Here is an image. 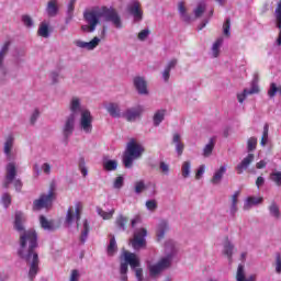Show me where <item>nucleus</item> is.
Instances as JSON below:
<instances>
[{"label":"nucleus","mask_w":281,"mask_h":281,"mask_svg":"<svg viewBox=\"0 0 281 281\" xmlns=\"http://www.w3.org/2000/svg\"><path fill=\"white\" fill-rule=\"evenodd\" d=\"M83 19L87 24L81 25L82 32L91 34L98 25H100L101 19L110 21L116 30H122L124 24L122 23V18L113 8L109 7H95L83 13Z\"/></svg>","instance_id":"1"},{"label":"nucleus","mask_w":281,"mask_h":281,"mask_svg":"<svg viewBox=\"0 0 281 281\" xmlns=\"http://www.w3.org/2000/svg\"><path fill=\"white\" fill-rule=\"evenodd\" d=\"M25 223H27V215L21 211L14 213L13 228L20 234V247L18 255L23 258H27L32 252V249L38 247V237L36 231H25Z\"/></svg>","instance_id":"2"},{"label":"nucleus","mask_w":281,"mask_h":281,"mask_svg":"<svg viewBox=\"0 0 281 281\" xmlns=\"http://www.w3.org/2000/svg\"><path fill=\"white\" fill-rule=\"evenodd\" d=\"M70 114L78 119L79 116V131L85 135L93 133V114L89 109H82V99L80 97H72L68 103Z\"/></svg>","instance_id":"3"},{"label":"nucleus","mask_w":281,"mask_h":281,"mask_svg":"<svg viewBox=\"0 0 281 281\" xmlns=\"http://www.w3.org/2000/svg\"><path fill=\"white\" fill-rule=\"evenodd\" d=\"M142 155H144V146L135 139L130 140L123 155L125 168H133V161L140 159Z\"/></svg>","instance_id":"4"},{"label":"nucleus","mask_w":281,"mask_h":281,"mask_svg":"<svg viewBox=\"0 0 281 281\" xmlns=\"http://www.w3.org/2000/svg\"><path fill=\"white\" fill-rule=\"evenodd\" d=\"M121 260H124V262L130 265L137 281H146V277H144V268L142 267V261L137 255L125 250L123 251Z\"/></svg>","instance_id":"5"},{"label":"nucleus","mask_w":281,"mask_h":281,"mask_svg":"<svg viewBox=\"0 0 281 281\" xmlns=\"http://www.w3.org/2000/svg\"><path fill=\"white\" fill-rule=\"evenodd\" d=\"M170 259H162L159 260L149 259L146 262L148 276L150 280H157L158 278H161V273L166 271L170 267Z\"/></svg>","instance_id":"6"},{"label":"nucleus","mask_w":281,"mask_h":281,"mask_svg":"<svg viewBox=\"0 0 281 281\" xmlns=\"http://www.w3.org/2000/svg\"><path fill=\"white\" fill-rule=\"evenodd\" d=\"M54 201H56V183L53 182L46 193H42L40 198L33 201V211L38 212L44 207H49Z\"/></svg>","instance_id":"7"},{"label":"nucleus","mask_w":281,"mask_h":281,"mask_svg":"<svg viewBox=\"0 0 281 281\" xmlns=\"http://www.w3.org/2000/svg\"><path fill=\"white\" fill-rule=\"evenodd\" d=\"M10 54V42H4L0 47V81L8 82V79L11 77L10 68L5 65V58Z\"/></svg>","instance_id":"8"},{"label":"nucleus","mask_w":281,"mask_h":281,"mask_svg":"<svg viewBox=\"0 0 281 281\" xmlns=\"http://www.w3.org/2000/svg\"><path fill=\"white\" fill-rule=\"evenodd\" d=\"M77 117L75 115H67L61 125V135L65 139H69L71 135H74V131H76V122Z\"/></svg>","instance_id":"9"},{"label":"nucleus","mask_w":281,"mask_h":281,"mask_svg":"<svg viewBox=\"0 0 281 281\" xmlns=\"http://www.w3.org/2000/svg\"><path fill=\"white\" fill-rule=\"evenodd\" d=\"M82 212V204L77 203L74 206H70L66 214L65 223L68 225H74V223H78L80 221V213Z\"/></svg>","instance_id":"10"},{"label":"nucleus","mask_w":281,"mask_h":281,"mask_svg":"<svg viewBox=\"0 0 281 281\" xmlns=\"http://www.w3.org/2000/svg\"><path fill=\"white\" fill-rule=\"evenodd\" d=\"M35 248L31 249V252L27 257L20 256L23 260H26V262H31L29 276L31 280H34L36 278V273H38V254L34 251Z\"/></svg>","instance_id":"11"},{"label":"nucleus","mask_w":281,"mask_h":281,"mask_svg":"<svg viewBox=\"0 0 281 281\" xmlns=\"http://www.w3.org/2000/svg\"><path fill=\"white\" fill-rule=\"evenodd\" d=\"M2 150L8 161L15 159L16 154L14 153V136L12 134H9L4 138Z\"/></svg>","instance_id":"12"},{"label":"nucleus","mask_w":281,"mask_h":281,"mask_svg":"<svg viewBox=\"0 0 281 281\" xmlns=\"http://www.w3.org/2000/svg\"><path fill=\"white\" fill-rule=\"evenodd\" d=\"M148 235V232L146 228H139L134 233V238L131 239V245L134 249H144L146 247V236Z\"/></svg>","instance_id":"13"},{"label":"nucleus","mask_w":281,"mask_h":281,"mask_svg":"<svg viewBox=\"0 0 281 281\" xmlns=\"http://www.w3.org/2000/svg\"><path fill=\"white\" fill-rule=\"evenodd\" d=\"M144 111H146V108H144V105H136L134 108L127 109L123 113V117L127 122H137V120H139V117H142V115H144Z\"/></svg>","instance_id":"14"},{"label":"nucleus","mask_w":281,"mask_h":281,"mask_svg":"<svg viewBox=\"0 0 281 281\" xmlns=\"http://www.w3.org/2000/svg\"><path fill=\"white\" fill-rule=\"evenodd\" d=\"M102 43V40L98 36H94L90 42H85L82 40H76L74 45H76L79 49H86L87 52H93L97 49Z\"/></svg>","instance_id":"15"},{"label":"nucleus","mask_w":281,"mask_h":281,"mask_svg":"<svg viewBox=\"0 0 281 281\" xmlns=\"http://www.w3.org/2000/svg\"><path fill=\"white\" fill-rule=\"evenodd\" d=\"M127 12H130V14H132V16L136 23H139V21H142V19H144V11L142 10V3H139L138 1H132L127 5Z\"/></svg>","instance_id":"16"},{"label":"nucleus","mask_w":281,"mask_h":281,"mask_svg":"<svg viewBox=\"0 0 281 281\" xmlns=\"http://www.w3.org/2000/svg\"><path fill=\"white\" fill-rule=\"evenodd\" d=\"M133 85L139 95H149L150 92L148 91V81H146L145 77H134Z\"/></svg>","instance_id":"17"},{"label":"nucleus","mask_w":281,"mask_h":281,"mask_svg":"<svg viewBox=\"0 0 281 281\" xmlns=\"http://www.w3.org/2000/svg\"><path fill=\"white\" fill-rule=\"evenodd\" d=\"M175 254H177V245L172 239L166 240L164 246V256L161 258L169 260V265H172V258H175Z\"/></svg>","instance_id":"18"},{"label":"nucleus","mask_w":281,"mask_h":281,"mask_svg":"<svg viewBox=\"0 0 281 281\" xmlns=\"http://www.w3.org/2000/svg\"><path fill=\"white\" fill-rule=\"evenodd\" d=\"M7 175L3 182V188H9L10 183L14 181V178L16 177V162L11 161L7 165Z\"/></svg>","instance_id":"19"},{"label":"nucleus","mask_w":281,"mask_h":281,"mask_svg":"<svg viewBox=\"0 0 281 281\" xmlns=\"http://www.w3.org/2000/svg\"><path fill=\"white\" fill-rule=\"evenodd\" d=\"M225 172H227V166L222 165L213 172L211 178V183L213 186H221V181H223V177H225Z\"/></svg>","instance_id":"20"},{"label":"nucleus","mask_w":281,"mask_h":281,"mask_svg":"<svg viewBox=\"0 0 281 281\" xmlns=\"http://www.w3.org/2000/svg\"><path fill=\"white\" fill-rule=\"evenodd\" d=\"M256 158V156H254V154H248L235 168L237 175H243V172H245V170H247V168H249V166H251L254 159Z\"/></svg>","instance_id":"21"},{"label":"nucleus","mask_w":281,"mask_h":281,"mask_svg":"<svg viewBox=\"0 0 281 281\" xmlns=\"http://www.w3.org/2000/svg\"><path fill=\"white\" fill-rule=\"evenodd\" d=\"M105 111L111 115V117H122V109H120V103L108 102L104 104Z\"/></svg>","instance_id":"22"},{"label":"nucleus","mask_w":281,"mask_h":281,"mask_svg":"<svg viewBox=\"0 0 281 281\" xmlns=\"http://www.w3.org/2000/svg\"><path fill=\"white\" fill-rule=\"evenodd\" d=\"M274 19H276V25L279 30V35L276 40L277 47H281V2L277 4V8L274 10Z\"/></svg>","instance_id":"23"},{"label":"nucleus","mask_w":281,"mask_h":281,"mask_svg":"<svg viewBox=\"0 0 281 281\" xmlns=\"http://www.w3.org/2000/svg\"><path fill=\"white\" fill-rule=\"evenodd\" d=\"M172 144L176 148V153L179 157H181L183 155V150L186 148V145L183 144V142L181 140V134L179 133H175L172 136Z\"/></svg>","instance_id":"24"},{"label":"nucleus","mask_w":281,"mask_h":281,"mask_svg":"<svg viewBox=\"0 0 281 281\" xmlns=\"http://www.w3.org/2000/svg\"><path fill=\"white\" fill-rule=\"evenodd\" d=\"M268 212H269V216H271V218H273L274 221H280L281 211H280V204L279 203H277L276 201H272L268 205Z\"/></svg>","instance_id":"25"},{"label":"nucleus","mask_w":281,"mask_h":281,"mask_svg":"<svg viewBox=\"0 0 281 281\" xmlns=\"http://www.w3.org/2000/svg\"><path fill=\"white\" fill-rule=\"evenodd\" d=\"M215 146H216V139L210 138L202 149V157H204L205 159L210 158L212 153H214Z\"/></svg>","instance_id":"26"},{"label":"nucleus","mask_w":281,"mask_h":281,"mask_svg":"<svg viewBox=\"0 0 281 281\" xmlns=\"http://www.w3.org/2000/svg\"><path fill=\"white\" fill-rule=\"evenodd\" d=\"M168 229H170V226L168 225V221L166 220L160 221L156 232L157 240H162Z\"/></svg>","instance_id":"27"},{"label":"nucleus","mask_w":281,"mask_h":281,"mask_svg":"<svg viewBox=\"0 0 281 281\" xmlns=\"http://www.w3.org/2000/svg\"><path fill=\"white\" fill-rule=\"evenodd\" d=\"M262 201V196H249L244 202V210H251L255 205H260Z\"/></svg>","instance_id":"28"},{"label":"nucleus","mask_w":281,"mask_h":281,"mask_svg":"<svg viewBox=\"0 0 281 281\" xmlns=\"http://www.w3.org/2000/svg\"><path fill=\"white\" fill-rule=\"evenodd\" d=\"M223 256H225L228 262H232V257L234 256V245L229 239H226L223 245Z\"/></svg>","instance_id":"29"},{"label":"nucleus","mask_w":281,"mask_h":281,"mask_svg":"<svg viewBox=\"0 0 281 281\" xmlns=\"http://www.w3.org/2000/svg\"><path fill=\"white\" fill-rule=\"evenodd\" d=\"M223 37H218L211 47L212 58H218L221 56V47H223Z\"/></svg>","instance_id":"30"},{"label":"nucleus","mask_w":281,"mask_h":281,"mask_svg":"<svg viewBox=\"0 0 281 281\" xmlns=\"http://www.w3.org/2000/svg\"><path fill=\"white\" fill-rule=\"evenodd\" d=\"M166 113L168 111L166 109L157 110L153 115V124L154 126H159L164 120H166Z\"/></svg>","instance_id":"31"},{"label":"nucleus","mask_w":281,"mask_h":281,"mask_svg":"<svg viewBox=\"0 0 281 281\" xmlns=\"http://www.w3.org/2000/svg\"><path fill=\"white\" fill-rule=\"evenodd\" d=\"M245 276H246L245 266L239 265L237 268L236 280L237 281H256V274H251L247 279Z\"/></svg>","instance_id":"32"},{"label":"nucleus","mask_w":281,"mask_h":281,"mask_svg":"<svg viewBox=\"0 0 281 281\" xmlns=\"http://www.w3.org/2000/svg\"><path fill=\"white\" fill-rule=\"evenodd\" d=\"M238 196H240L239 192H235L231 196V206H229V210H228L231 216H236V212H238Z\"/></svg>","instance_id":"33"},{"label":"nucleus","mask_w":281,"mask_h":281,"mask_svg":"<svg viewBox=\"0 0 281 281\" xmlns=\"http://www.w3.org/2000/svg\"><path fill=\"white\" fill-rule=\"evenodd\" d=\"M190 175H192V161L184 160L181 165V177L182 179H190Z\"/></svg>","instance_id":"34"},{"label":"nucleus","mask_w":281,"mask_h":281,"mask_svg":"<svg viewBox=\"0 0 281 281\" xmlns=\"http://www.w3.org/2000/svg\"><path fill=\"white\" fill-rule=\"evenodd\" d=\"M46 14L52 18H54L58 14V1L57 0L48 1L47 7H46Z\"/></svg>","instance_id":"35"},{"label":"nucleus","mask_w":281,"mask_h":281,"mask_svg":"<svg viewBox=\"0 0 281 281\" xmlns=\"http://www.w3.org/2000/svg\"><path fill=\"white\" fill-rule=\"evenodd\" d=\"M37 35H40L42 38H49V24L46 21H43L38 25Z\"/></svg>","instance_id":"36"},{"label":"nucleus","mask_w":281,"mask_h":281,"mask_svg":"<svg viewBox=\"0 0 281 281\" xmlns=\"http://www.w3.org/2000/svg\"><path fill=\"white\" fill-rule=\"evenodd\" d=\"M97 213L101 218H103V221H111V218H113V214H115V209L104 211L102 207H97Z\"/></svg>","instance_id":"37"},{"label":"nucleus","mask_w":281,"mask_h":281,"mask_svg":"<svg viewBox=\"0 0 281 281\" xmlns=\"http://www.w3.org/2000/svg\"><path fill=\"white\" fill-rule=\"evenodd\" d=\"M127 273H128V262L121 261L119 280L120 281H128Z\"/></svg>","instance_id":"38"},{"label":"nucleus","mask_w":281,"mask_h":281,"mask_svg":"<svg viewBox=\"0 0 281 281\" xmlns=\"http://www.w3.org/2000/svg\"><path fill=\"white\" fill-rule=\"evenodd\" d=\"M178 12L182 21H186V23L190 22V14H188V9L186 8V3L183 2L178 3Z\"/></svg>","instance_id":"39"},{"label":"nucleus","mask_w":281,"mask_h":281,"mask_svg":"<svg viewBox=\"0 0 281 281\" xmlns=\"http://www.w3.org/2000/svg\"><path fill=\"white\" fill-rule=\"evenodd\" d=\"M103 168L108 170L109 172L113 170H117V160H112L109 158L103 159Z\"/></svg>","instance_id":"40"},{"label":"nucleus","mask_w":281,"mask_h":281,"mask_svg":"<svg viewBox=\"0 0 281 281\" xmlns=\"http://www.w3.org/2000/svg\"><path fill=\"white\" fill-rule=\"evenodd\" d=\"M21 21H22V25H24V27H26L27 30H32V27H34L35 25L34 19L30 14H23L21 16Z\"/></svg>","instance_id":"41"},{"label":"nucleus","mask_w":281,"mask_h":281,"mask_svg":"<svg viewBox=\"0 0 281 281\" xmlns=\"http://www.w3.org/2000/svg\"><path fill=\"white\" fill-rule=\"evenodd\" d=\"M145 207L147 212H157V207H159V203L155 199H149L145 202Z\"/></svg>","instance_id":"42"},{"label":"nucleus","mask_w":281,"mask_h":281,"mask_svg":"<svg viewBox=\"0 0 281 281\" xmlns=\"http://www.w3.org/2000/svg\"><path fill=\"white\" fill-rule=\"evenodd\" d=\"M115 254H117V241H115V237H111L108 246V256H115Z\"/></svg>","instance_id":"43"},{"label":"nucleus","mask_w":281,"mask_h":281,"mask_svg":"<svg viewBox=\"0 0 281 281\" xmlns=\"http://www.w3.org/2000/svg\"><path fill=\"white\" fill-rule=\"evenodd\" d=\"M207 8V4L205 2H199L195 9L193 10L194 16L199 19L200 16H203V13L205 12V9Z\"/></svg>","instance_id":"44"},{"label":"nucleus","mask_w":281,"mask_h":281,"mask_svg":"<svg viewBox=\"0 0 281 281\" xmlns=\"http://www.w3.org/2000/svg\"><path fill=\"white\" fill-rule=\"evenodd\" d=\"M88 236H89V222L85 220L82 222V228H81V236H80L81 243H86Z\"/></svg>","instance_id":"45"},{"label":"nucleus","mask_w":281,"mask_h":281,"mask_svg":"<svg viewBox=\"0 0 281 281\" xmlns=\"http://www.w3.org/2000/svg\"><path fill=\"white\" fill-rule=\"evenodd\" d=\"M248 90V95H254L256 93H260V87H258V76H255L251 85H250V89Z\"/></svg>","instance_id":"46"},{"label":"nucleus","mask_w":281,"mask_h":281,"mask_svg":"<svg viewBox=\"0 0 281 281\" xmlns=\"http://www.w3.org/2000/svg\"><path fill=\"white\" fill-rule=\"evenodd\" d=\"M40 223L43 229H46L47 232H52L54 229V223L47 221L45 216H40Z\"/></svg>","instance_id":"47"},{"label":"nucleus","mask_w":281,"mask_h":281,"mask_svg":"<svg viewBox=\"0 0 281 281\" xmlns=\"http://www.w3.org/2000/svg\"><path fill=\"white\" fill-rule=\"evenodd\" d=\"M76 8V0H70L68 5H67V19H66V23H69L74 16V10Z\"/></svg>","instance_id":"48"},{"label":"nucleus","mask_w":281,"mask_h":281,"mask_svg":"<svg viewBox=\"0 0 281 281\" xmlns=\"http://www.w3.org/2000/svg\"><path fill=\"white\" fill-rule=\"evenodd\" d=\"M146 188L144 180L136 181L134 184V192L136 194H142V192H145Z\"/></svg>","instance_id":"49"},{"label":"nucleus","mask_w":281,"mask_h":281,"mask_svg":"<svg viewBox=\"0 0 281 281\" xmlns=\"http://www.w3.org/2000/svg\"><path fill=\"white\" fill-rule=\"evenodd\" d=\"M270 179L273 181V183H276L278 188H281V171H273L270 175Z\"/></svg>","instance_id":"50"},{"label":"nucleus","mask_w":281,"mask_h":281,"mask_svg":"<svg viewBox=\"0 0 281 281\" xmlns=\"http://www.w3.org/2000/svg\"><path fill=\"white\" fill-rule=\"evenodd\" d=\"M258 146V138L251 137L247 142V150L248 153H254L256 150V147Z\"/></svg>","instance_id":"51"},{"label":"nucleus","mask_w":281,"mask_h":281,"mask_svg":"<svg viewBox=\"0 0 281 281\" xmlns=\"http://www.w3.org/2000/svg\"><path fill=\"white\" fill-rule=\"evenodd\" d=\"M148 36H150V31L148 29H144L138 33L137 38L144 43V41H148Z\"/></svg>","instance_id":"52"},{"label":"nucleus","mask_w":281,"mask_h":281,"mask_svg":"<svg viewBox=\"0 0 281 281\" xmlns=\"http://www.w3.org/2000/svg\"><path fill=\"white\" fill-rule=\"evenodd\" d=\"M79 170L82 177H87L89 175V170L87 169V162H85V158L79 160Z\"/></svg>","instance_id":"53"},{"label":"nucleus","mask_w":281,"mask_h":281,"mask_svg":"<svg viewBox=\"0 0 281 281\" xmlns=\"http://www.w3.org/2000/svg\"><path fill=\"white\" fill-rule=\"evenodd\" d=\"M232 27V24L229 23V19H227L223 24V34L226 36V38H229L232 36V33L229 32Z\"/></svg>","instance_id":"54"},{"label":"nucleus","mask_w":281,"mask_h":281,"mask_svg":"<svg viewBox=\"0 0 281 281\" xmlns=\"http://www.w3.org/2000/svg\"><path fill=\"white\" fill-rule=\"evenodd\" d=\"M159 170H160L161 175H165L166 177H168V175H170V165L161 161L159 164Z\"/></svg>","instance_id":"55"},{"label":"nucleus","mask_w":281,"mask_h":281,"mask_svg":"<svg viewBox=\"0 0 281 281\" xmlns=\"http://www.w3.org/2000/svg\"><path fill=\"white\" fill-rule=\"evenodd\" d=\"M126 223H128V217H126L124 215H120L116 218V225H119V227H121V229H125Z\"/></svg>","instance_id":"56"},{"label":"nucleus","mask_w":281,"mask_h":281,"mask_svg":"<svg viewBox=\"0 0 281 281\" xmlns=\"http://www.w3.org/2000/svg\"><path fill=\"white\" fill-rule=\"evenodd\" d=\"M267 142H269V126L266 125L260 142L261 146H267Z\"/></svg>","instance_id":"57"},{"label":"nucleus","mask_w":281,"mask_h":281,"mask_svg":"<svg viewBox=\"0 0 281 281\" xmlns=\"http://www.w3.org/2000/svg\"><path fill=\"white\" fill-rule=\"evenodd\" d=\"M247 95H249L247 89H244L243 91L237 92V101L239 102V104H243V102L247 100Z\"/></svg>","instance_id":"58"},{"label":"nucleus","mask_w":281,"mask_h":281,"mask_svg":"<svg viewBox=\"0 0 281 281\" xmlns=\"http://www.w3.org/2000/svg\"><path fill=\"white\" fill-rule=\"evenodd\" d=\"M203 175H205V165H201L195 172V179L196 181L201 180L203 178Z\"/></svg>","instance_id":"59"},{"label":"nucleus","mask_w":281,"mask_h":281,"mask_svg":"<svg viewBox=\"0 0 281 281\" xmlns=\"http://www.w3.org/2000/svg\"><path fill=\"white\" fill-rule=\"evenodd\" d=\"M124 186V177H116L113 183V188H115V190H120V188H122Z\"/></svg>","instance_id":"60"},{"label":"nucleus","mask_w":281,"mask_h":281,"mask_svg":"<svg viewBox=\"0 0 281 281\" xmlns=\"http://www.w3.org/2000/svg\"><path fill=\"white\" fill-rule=\"evenodd\" d=\"M274 269H276V273H281V255L280 254L276 255Z\"/></svg>","instance_id":"61"},{"label":"nucleus","mask_w":281,"mask_h":281,"mask_svg":"<svg viewBox=\"0 0 281 281\" xmlns=\"http://www.w3.org/2000/svg\"><path fill=\"white\" fill-rule=\"evenodd\" d=\"M69 281H80V270H71Z\"/></svg>","instance_id":"62"},{"label":"nucleus","mask_w":281,"mask_h":281,"mask_svg":"<svg viewBox=\"0 0 281 281\" xmlns=\"http://www.w3.org/2000/svg\"><path fill=\"white\" fill-rule=\"evenodd\" d=\"M2 203H3L4 207H10V203H12V198L10 196V194L4 193L2 195Z\"/></svg>","instance_id":"63"},{"label":"nucleus","mask_w":281,"mask_h":281,"mask_svg":"<svg viewBox=\"0 0 281 281\" xmlns=\"http://www.w3.org/2000/svg\"><path fill=\"white\" fill-rule=\"evenodd\" d=\"M179 61L177 60V58L170 59L167 65L165 66L166 69H169L170 71H172V69H175V67H177V64Z\"/></svg>","instance_id":"64"}]
</instances>
